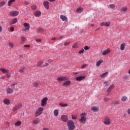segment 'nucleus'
I'll return each mask as SVG.
<instances>
[{
  "mask_svg": "<svg viewBox=\"0 0 130 130\" xmlns=\"http://www.w3.org/2000/svg\"><path fill=\"white\" fill-rule=\"evenodd\" d=\"M67 126L69 130H74L76 128L75 122L72 120H69L67 121Z\"/></svg>",
  "mask_w": 130,
  "mask_h": 130,
  "instance_id": "f03ea898",
  "label": "nucleus"
},
{
  "mask_svg": "<svg viewBox=\"0 0 130 130\" xmlns=\"http://www.w3.org/2000/svg\"><path fill=\"white\" fill-rule=\"evenodd\" d=\"M100 26H106V27H109V26H110V21L102 22Z\"/></svg>",
  "mask_w": 130,
  "mask_h": 130,
  "instance_id": "9b49d317",
  "label": "nucleus"
},
{
  "mask_svg": "<svg viewBox=\"0 0 130 130\" xmlns=\"http://www.w3.org/2000/svg\"><path fill=\"white\" fill-rule=\"evenodd\" d=\"M104 123L106 125H109L111 124V120H110V118L109 117H105L104 118Z\"/></svg>",
  "mask_w": 130,
  "mask_h": 130,
  "instance_id": "39448f33",
  "label": "nucleus"
},
{
  "mask_svg": "<svg viewBox=\"0 0 130 130\" xmlns=\"http://www.w3.org/2000/svg\"><path fill=\"white\" fill-rule=\"evenodd\" d=\"M14 2H15V0H10L8 2V6L10 7Z\"/></svg>",
  "mask_w": 130,
  "mask_h": 130,
  "instance_id": "2f4dec72",
  "label": "nucleus"
},
{
  "mask_svg": "<svg viewBox=\"0 0 130 130\" xmlns=\"http://www.w3.org/2000/svg\"><path fill=\"white\" fill-rule=\"evenodd\" d=\"M110 100V99H109V98H105L104 99V101H105V102H107V101H109Z\"/></svg>",
  "mask_w": 130,
  "mask_h": 130,
  "instance_id": "de8ad7c7",
  "label": "nucleus"
},
{
  "mask_svg": "<svg viewBox=\"0 0 130 130\" xmlns=\"http://www.w3.org/2000/svg\"><path fill=\"white\" fill-rule=\"evenodd\" d=\"M129 77V75H125L123 76V79H124V80H127V79H128V78Z\"/></svg>",
  "mask_w": 130,
  "mask_h": 130,
  "instance_id": "49530a36",
  "label": "nucleus"
},
{
  "mask_svg": "<svg viewBox=\"0 0 130 130\" xmlns=\"http://www.w3.org/2000/svg\"><path fill=\"white\" fill-rule=\"evenodd\" d=\"M59 105L61 107H67L68 106V104H63V103H60Z\"/></svg>",
  "mask_w": 130,
  "mask_h": 130,
  "instance_id": "bb28decb",
  "label": "nucleus"
},
{
  "mask_svg": "<svg viewBox=\"0 0 130 130\" xmlns=\"http://www.w3.org/2000/svg\"><path fill=\"white\" fill-rule=\"evenodd\" d=\"M109 6L111 9H114L115 8V5L114 4H110Z\"/></svg>",
  "mask_w": 130,
  "mask_h": 130,
  "instance_id": "a19ab883",
  "label": "nucleus"
},
{
  "mask_svg": "<svg viewBox=\"0 0 130 130\" xmlns=\"http://www.w3.org/2000/svg\"><path fill=\"white\" fill-rule=\"evenodd\" d=\"M48 100V98L47 97L44 98L41 103V105L42 106V107H45L46 106V105L47 104V101Z\"/></svg>",
  "mask_w": 130,
  "mask_h": 130,
  "instance_id": "423d86ee",
  "label": "nucleus"
},
{
  "mask_svg": "<svg viewBox=\"0 0 130 130\" xmlns=\"http://www.w3.org/2000/svg\"><path fill=\"white\" fill-rule=\"evenodd\" d=\"M103 85L104 87H107L108 86V81H105L103 83Z\"/></svg>",
  "mask_w": 130,
  "mask_h": 130,
  "instance_id": "ea45409f",
  "label": "nucleus"
},
{
  "mask_svg": "<svg viewBox=\"0 0 130 130\" xmlns=\"http://www.w3.org/2000/svg\"><path fill=\"white\" fill-rule=\"evenodd\" d=\"M38 33H41L42 34L43 32H44V29L43 28L40 27L38 29Z\"/></svg>",
  "mask_w": 130,
  "mask_h": 130,
  "instance_id": "7c9ffc66",
  "label": "nucleus"
},
{
  "mask_svg": "<svg viewBox=\"0 0 130 130\" xmlns=\"http://www.w3.org/2000/svg\"><path fill=\"white\" fill-rule=\"evenodd\" d=\"M125 49V43H122L120 45V50H124Z\"/></svg>",
  "mask_w": 130,
  "mask_h": 130,
  "instance_id": "393cba45",
  "label": "nucleus"
},
{
  "mask_svg": "<svg viewBox=\"0 0 130 130\" xmlns=\"http://www.w3.org/2000/svg\"><path fill=\"white\" fill-rule=\"evenodd\" d=\"M51 40H56V38H52Z\"/></svg>",
  "mask_w": 130,
  "mask_h": 130,
  "instance_id": "338daca9",
  "label": "nucleus"
},
{
  "mask_svg": "<svg viewBox=\"0 0 130 130\" xmlns=\"http://www.w3.org/2000/svg\"><path fill=\"white\" fill-rule=\"evenodd\" d=\"M110 49H107L105 50L103 53H102V55H106L107 54H108V53H110Z\"/></svg>",
  "mask_w": 130,
  "mask_h": 130,
  "instance_id": "aec40b11",
  "label": "nucleus"
},
{
  "mask_svg": "<svg viewBox=\"0 0 130 130\" xmlns=\"http://www.w3.org/2000/svg\"><path fill=\"white\" fill-rule=\"evenodd\" d=\"M103 62V60L100 59V60L98 61L96 63V67H100L101 63Z\"/></svg>",
  "mask_w": 130,
  "mask_h": 130,
  "instance_id": "4be33fe9",
  "label": "nucleus"
},
{
  "mask_svg": "<svg viewBox=\"0 0 130 130\" xmlns=\"http://www.w3.org/2000/svg\"><path fill=\"white\" fill-rule=\"evenodd\" d=\"M24 71H25V68H21L19 70V73H24Z\"/></svg>",
  "mask_w": 130,
  "mask_h": 130,
  "instance_id": "c03bdc74",
  "label": "nucleus"
},
{
  "mask_svg": "<svg viewBox=\"0 0 130 130\" xmlns=\"http://www.w3.org/2000/svg\"><path fill=\"white\" fill-rule=\"evenodd\" d=\"M8 45L9 47H11V48H14V47H15V45H14V43H13L12 42H9Z\"/></svg>",
  "mask_w": 130,
  "mask_h": 130,
  "instance_id": "f704fd0d",
  "label": "nucleus"
},
{
  "mask_svg": "<svg viewBox=\"0 0 130 130\" xmlns=\"http://www.w3.org/2000/svg\"><path fill=\"white\" fill-rule=\"evenodd\" d=\"M126 100H127V96L124 95L121 98V101L122 102H125V101H126Z\"/></svg>",
  "mask_w": 130,
  "mask_h": 130,
  "instance_id": "cd10ccee",
  "label": "nucleus"
},
{
  "mask_svg": "<svg viewBox=\"0 0 130 130\" xmlns=\"http://www.w3.org/2000/svg\"><path fill=\"white\" fill-rule=\"evenodd\" d=\"M32 122L34 123V124H38V123L40 122V120L39 118H37L33 120Z\"/></svg>",
  "mask_w": 130,
  "mask_h": 130,
  "instance_id": "6ab92c4d",
  "label": "nucleus"
},
{
  "mask_svg": "<svg viewBox=\"0 0 130 130\" xmlns=\"http://www.w3.org/2000/svg\"><path fill=\"white\" fill-rule=\"evenodd\" d=\"M21 106H22V104L19 103L18 104H17L16 106H15L14 108H13V111H16V110H18V109H19V108H20V107H21Z\"/></svg>",
  "mask_w": 130,
  "mask_h": 130,
  "instance_id": "ddd939ff",
  "label": "nucleus"
},
{
  "mask_svg": "<svg viewBox=\"0 0 130 130\" xmlns=\"http://www.w3.org/2000/svg\"><path fill=\"white\" fill-rule=\"evenodd\" d=\"M10 31L11 32H14L15 31V28H14V27H11L10 28Z\"/></svg>",
  "mask_w": 130,
  "mask_h": 130,
  "instance_id": "6e6d98bb",
  "label": "nucleus"
},
{
  "mask_svg": "<svg viewBox=\"0 0 130 130\" xmlns=\"http://www.w3.org/2000/svg\"><path fill=\"white\" fill-rule=\"evenodd\" d=\"M85 50H88V49H90V47L88 46H85L84 47Z\"/></svg>",
  "mask_w": 130,
  "mask_h": 130,
  "instance_id": "603ef678",
  "label": "nucleus"
},
{
  "mask_svg": "<svg viewBox=\"0 0 130 130\" xmlns=\"http://www.w3.org/2000/svg\"><path fill=\"white\" fill-rule=\"evenodd\" d=\"M6 91L7 94H13V92H14V90H13L12 88L9 87L6 88Z\"/></svg>",
  "mask_w": 130,
  "mask_h": 130,
  "instance_id": "f8f14e48",
  "label": "nucleus"
},
{
  "mask_svg": "<svg viewBox=\"0 0 130 130\" xmlns=\"http://www.w3.org/2000/svg\"><path fill=\"white\" fill-rule=\"evenodd\" d=\"M24 47H25V48H29V47H30V45H25L24 46Z\"/></svg>",
  "mask_w": 130,
  "mask_h": 130,
  "instance_id": "bf43d9fd",
  "label": "nucleus"
},
{
  "mask_svg": "<svg viewBox=\"0 0 130 130\" xmlns=\"http://www.w3.org/2000/svg\"><path fill=\"white\" fill-rule=\"evenodd\" d=\"M21 42H20V44H23L25 41H26V38L24 37H21Z\"/></svg>",
  "mask_w": 130,
  "mask_h": 130,
  "instance_id": "a878e982",
  "label": "nucleus"
},
{
  "mask_svg": "<svg viewBox=\"0 0 130 130\" xmlns=\"http://www.w3.org/2000/svg\"><path fill=\"white\" fill-rule=\"evenodd\" d=\"M113 104H114V105H117L119 104V102H118V101H115L113 102Z\"/></svg>",
  "mask_w": 130,
  "mask_h": 130,
  "instance_id": "a18cd8bd",
  "label": "nucleus"
},
{
  "mask_svg": "<svg viewBox=\"0 0 130 130\" xmlns=\"http://www.w3.org/2000/svg\"><path fill=\"white\" fill-rule=\"evenodd\" d=\"M127 112L128 114L130 115V108H129L127 110Z\"/></svg>",
  "mask_w": 130,
  "mask_h": 130,
  "instance_id": "e2e57ef3",
  "label": "nucleus"
},
{
  "mask_svg": "<svg viewBox=\"0 0 130 130\" xmlns=\"http://www.w3.org/2000/svg\"><path fill=\"white\" fill-rule=\"evenodd\" d=\"M71 42H65L64 43V46H68V45H69V44H70Z\"/></svg>",
  "mask_w": 130,
  "mask_h": 130,
  "instance_id": "3c124183",
  "label": "nucleus"
},
{
  "mask_svg": "<svg viewBox=\"0 0 130 130\" xmlns=\"http://www.w3.org/2000/svg\"><path fill=\"white\" fill-rule=\"evenodd\" d=\"M15 125H16V126H19L21 125V121H17L15 123Z\"/></svg>",
  "mask_w": 130,
  "mask_h": 130,
  "instance_id": "58836bf2",
  "label": "nucleus"
},
{
  "mask_svg": "<svg viewBox=\"0 0 130 130\" xmlns=\"http://www.w3.org/2000/svg\"><path fill=\"white\" fill-rule=\"evenodd\" d=\"M80 116L81 118L79 119V122L83 124L86 123L87 120V118L86 117L87 116V114L86 113H82Z\"/></svg>",
  "mask_w": 130,
  "mask_h": 130,
  "instance_id": "7ed1b4c3",
  "label": "nucleus"
},
{
  "mask_svg": "<svg viewBox=\"0 0 130 130\" xmlns=\"http://www.w3.org/2000/svg\"><path fill=\"white\" fill-rule=\"evenodd\" d=\"M43 6L45 9H46V10L49 9V2H48V1L44 2Z\"/></svg>",
  "mask_w": 130,
  "mask_h": 130,
  "instance_id": "9d476101",
  "label": "nucleus"
},
{
  "mask_svg": "<svg viewBox=\"0 0 130 130\" xmlns=\"http://www.w3.org/2000/svg\"><path fill=\"white\" fill-rule=\"evenodd\" d=\"M63 38V37L62 36H60V38L58 39V40H61Z\"/></svg>",
  "mask_w": 130,
  "mask_h": 130,
  "instance_id": "680f3d73",
  "label": "nucleus"
},
{
  "mask_svg": "<svg viewBox=\"0 0 130 130\" xmlns=\"http://www.w3.org/2000/svg\"><path fill=\"white\" fill-rule=\"evenodd\" d=\"M23 26L25 27L24 31H28V30L30 29V24L28 23H24L23 24Z\"/></svg>",
  "mask_w": 130,
  "mask_h": 130,
  "instance_id": "1a4fd4ad",
  "label": "nucleus"
},
{
  "mask_svg": "<svg viewBox=\"0 0 130 130\" xmlns=\"http://www.w3.org/2000/svg\"><path fill=\"white\" fill-rule=\"evenodd\" d=\"M57 80L58 82H64L62 84L64 87H69L71 86V81L69 80V77L63 76V77H59L57 78Z\"/></svg>",
  "mask_w": 130,
  "mask_h": 130,
  "instance_id": "f257e3e1",
  "label": "nucleus"
},
{
  "mask_svg": "<svg viewBox=\"0 0 130 130\" xmlns=\"http://www.w3.org/2000/svg\"><path fill=\"white\" fill-rule=\"evenodd\" d=\"M54 116H58V110H55L54 111Z\"/></svg>",
  "mask_w": 130,
  "mask_h": 130,
  "instance_id": "e433bc0d",
  "label": "nucleus"
},
{
  "mask_svg": "<svg viewBox=\"0 0 130 130\" xmlns=\"http://www.w3.org/2000/svg\"><path fill=\"white\" fill-rule=\"evenodd\" d=\"M3 103L5 104L6 105H9L10 103H11V101L9 99H5L3 100Z\"/></svg>",
  "mask_w": 130,
  "mask_h": 130,
  "instance_id": "4468645a",
  "label": "nucleus"
},
{
  "mask_svg": "<svg viewBox=\"0 0 130 130\" xmlns=\"http://www.w3.org/2000/svg\"><path fill=\"white\" fill-rule=\"evenodd\" d=\"M44 109H43V107H40L38 108L35 114V115L36 117H38V116H40L42 114V112H43V110Z\"/></svg>",
  "mask_w": 130,
  "mask_h": 130,
  "instance_id": "20e7f679",
  "label": "nucleus"
},
{
  "mask_svg": "<svg viewBox=\"0 0 130 130\" xmlns=\"http://www.w3.org/2000/svg\"><path fill=\"white\" fill-rule=\"evenodd\" d=\"M107 75H108V72H106V73L103 74L102 75H101L100 76V77L101 78H105V77L107 76Z\"/></svg>",
  "mask_w": 130,
  "mask_h": 130,
  "instance_id": "72a5a7b5",
  "label": "nucleus"
},
{
  "mask_svg": "<svg viewBox=\"0 0 130 130\" xmlns=\"http://www.w3.org/2000/svg\"><path fill=\"white\" fill-rule=\"evenodd\" d=\"M86 79V77L83 76H79L76 78V81H82L83 80H85Z\"/></svg>",
  "mask_w": 130,
  "mask_h": 130,
  "instance_id": "2eb2a0df",
  "label": "nucleus"
},
{
  "mask_svg": "<svg viewBox=\"0 0 130 130\" xmlns=\"http://www.w3.org/2000/svg\"><path fill=\"white\" fill-rule=\"evenodd\" d=\"M5 5H6V3H5V2L3 1V2H1L0 3V7H4V6H5Z\"/></svg>",
  "mask_w": 130,
  "mask_h": 130,
  "instance_id": "37998d69",
  "label": "nucleus"
},
{
  "mask_svg": "<svg viewBox=\"0 0 130 130\" xmlns=\"http://www.w3.org/2000/svg\"><path fill=\"white\" fill-rule=\"evenodd\" d=\"M113 89H114V85L112 84L107 89L108 93L111 92Z\"/></svg>",
  "mask_w": 130,
  "mask_h": 130,
  "instance_id": "dca6fc26",
  "label": "nucleus"
},
{
  "mask_svg": "<svg viewBox=\"0 0 130 130\" xmlns=\"http://www.w3.org/2000/svg\"><path fill=\"white\" fill-rule=\"evenodd\" d=\"M87 67H88V64H84L81 66V69H85V68H87Z\"/></svg>",
  "mask_w": 130,
  "mask_h": 130,
  "instance_id": "09e8293b",
  "label": "nucleus"
},
{
  "mask_svg": "<svg viewBox=\"0 0 130 130\" xmlns=\"http://www.w3.org/2000/svg\"><path fill=\"white\" fill-rule=\"evenodd\" d=\"M121 12H127V7H122L120 9Z\"/></svg>",
  "mask_w": 130,
  "mask_h": 130,
  "instance_id": "c85d7f7f",
  "label": "nucleus"
},
{
  "mask_svg": "<svg viewBox=\"0 0 130 130\" xmlns=\"http://www.w3.org/2000/svg\"><path fill=\"white\" fill-rule=\"evenodd\" d=\"M18 22V19L17 18H14L12 20V21H10L9 24L10 25H13L14 24H16Z\"/></svg>",
  "mask_w": 130,
  "mask_h": 130,
  "instance_id": "a211bd4d",
  "label": "nucleus"
},
{
  "mask_svg": "<svg viewBox=\"0 0 130 130\" xmlns=\"http://www.w3.org/2000/svg\"><path fill=\"white\" fill-rule=\"evenodd\" d=\"M48 62L49 63H52V62H53V60L51 59H50L48 60Z\"/></svg>",
  "mask_w": 130,
  "mask_h": 130,
  "instance_id": "4d7b16f0",
  "label": "nucleus"
},
{
  "mask_svg": "<svg viewBox=\"0 0 130 130\" xmlns=\"http://www.w3.org/2000/svg\"><path fill=\"white\" fill-rule=\"evenodd\" d=\"M35 17H40L41 16V12L39 11H37L34 13Z\"/></svg>",
  "mask_w": 130,
  "mask_h": 130,
  "instance_id": "f3484780",
  "label": "nucleus"
},
{
  "mask_svg": "<svg viewBox=\"0 0 130 130\" xmlns=\"http://www.w3.org/2000/svg\"><path fill=\"white\" fill-rule=\"evenodd\" d=\"M0 71L3 72L4 74H9V70H6L4 68H0Z\"/></svg>",
  "mask_w": 130,
  "mask_h": 130,
  "instance_id": "412c9836",
  "label": "nucleus"
},
{
  "mask_svg": "<svg viewBox=\"0 0 130 130\" xmlns=\"http://www.w3.org/2000/svg\"><path fill=\"white\" fill-rule=\"evenodd\" d=\"M48 66H49V64L48 63H45L43 67H48Z\"/></svg>",
  "mask_w": 130,
  "mask_h": 130,
  "instance_id": "052dcab7",
  "label": "nucleus"
},
{
  "mask_svg": "<svg viewBox=\"0 0 130 130\" xmlns=\"http://www.w3.org/2000/svg\"><path fill=\"white\" fill-rule=\"evenodd\" d=\"M25 5H26V6H28V5H29V2H25Z\"/></svg>",
  "mask_w": 130,
  "mask_h": 130,
  "instance_id": "69168bd1",
  "label": "nucleus"
},
{
  "mask_svg": "<svg viewBox=\"0 0 130 130\" xmlns=\"http://www.w3.org/2000/svg\"><path fill=\"white\" fill-rule=\"evenodd\" d=\"M49 129L47 128H44L43 129V130H49Z\"/></svg>",
  "mask_w": 130,
  "mask_h": 130,
  "instance_id": "774afa93",
  "label": "nucleus"
},
{
  "mask_svg": "<svg viewBox=\"0 0 130 130\" xmlns=\"http://www.w3.org/2000/svg\"><path fill=\"white\" fill-rule=\"evenodd\" d=\"M10 16L11 17H16L19 15V12L18 11H12L10 12L9 13Z\"/></svg>",
  "mask_w": 130,
  "mask_h": 130,
  "instance_id": "6e6552de",
  "label": "nucleus"
},
{
  "mask_svg": "<svg viewBox=\"0 0 130 130\" xmlns=\"http://www.w3.org/2000/svg\"><path fill=\"white\" fill-rule=\"evenodd\" d=\"M91 110H92V111H94V112H97V111H98V110H99V109L98 108H97L96 107L92 106L91 107Z\"/></svg>",
  "mask_w": 130,
  "mask_h": 130,
  "instance_id": "5701e85b",
  "label": "nucleus"
},
{
  "mask_svg": "<svg viewBox=\"0 0 130 130\" xmlns=\"http://www.w3.org/2000/svg\"><path fill=\"white\" fill-rule=\"evenodd\" d=\"M72 48H78V44L75 43V45L72 46Z\"/></svg>",
  "mask_w": 130,
  "mask_h": 130,
  "instance_id": "8fccbe9b",
  "label": "nucleus"
},
{
  "mask_svg": "<svg viewBox=\"0 0 130 130\" xmlns=\"http://www.w3.org/2000/svg\"><path fill=\"white\" fill-rule=\"evenodd\" d=\"M38 85H39V83L37 81L34 82L33 83L34 87H36V88L38 87Z\"/></svg>",
  "mask_w": 130,
  "mask_h": 130,
  "instance_id": "c9c22d12",
  "label": "nucleus"
},
{
  "mask_svg": "<svg viewBox=\"0 0 130 130\" xmlns=\"http://www.w3.org/2000/svg\"><path fill=\"white\" fill-rule=\"evenodd\" d=\"M3 31V27H2V26L0 25V33L1 32H2Z\"/></svg>",
  "mask_w": 130,
  "mask_h": 130,
  "instance_id": "0e129e2a",
  "label": "nucleus"
},
{
  "mask_svg": "<svg viewBox=\"0 0 130 130\" xmlns=\"http://www.w3.org/2000/svg\"><path fill=\"white\" fill-rule=\"evenodd\" d=\"M31 8L32 10H34V11H35V10H36V9H37V7L36 5L31 6Z\"/></svg>",
  "mask_w": 130,
  "mask_h": 130,
  "instance_id": "79ce46f5",
  "label": "nucleus"
},
{
  "mask_svg": "<svg viewBox=\"0 0 130 130\" xmlns=\"http://www.w3.org/2000/svg\"><path fill=\"white\" fill-rule=\"evenodd\" d=\"M42 41V40H41V39H36V41L38 43L41 42Z\"/></svg>",
  "mask_w": 130,
  "mask_h": 130,
  "instance_id": "864d4df0",
  "label": "nucleus"
},
{
  "mask_svg": "<svg viewBox=\"0 0 130 130\" xmlns=\"http://www.w3.org/2000/svg\"><path fill=\"white\" fill-rule=\"evenodd\" d=\"M61 119L64 122H68L69 121V117L67 115H62L61 116Z\"/></svg>",
  "mask_w": 130,
  "mask_h": 130,
  "instance_id": "0eeeda50",
  "label": "nucleus"
},
{
  "mask_svg": "<svg viewBox=\"0 0 130 130\" xmlns=\"http://www.w3.org/2000/svg\"><path fill=\"white\" fill-rule=\"evenodd\" d=\"M43 63V61L42 60H40L37 63V67H41V66H42Z\"/></svg>",
  "mask_w": 130,
  "mask_h": 130,
  "instance_id": "473e14b6",
  "label": "nucleus"
},
{
  "mask_svg": "<svg viewBox=\"0 0 130 130\" xmlns=\"http://www.w3.org/2000/svg\"><path fill=\"white\" fill-rule=\"evenodd\" d=\"M78 118V115H72V119H77Z\"/></svg>",
  "mask_w": 130,
  "mask_h": 130,
  "instance_id": "4c0bfd02",
  "label": "nucleus"
},
{
  "mask_svg": "<svg viewBox=\"0 0 130 130\" xmlns=\"http://www.w3.org/2000/svg\"><path fill=\"white\" fill-rule=\"evenodd\" d=\"M18 83L17 82H13L11 84V86H16V85H17Z\"/></svg>",
  "mask_w": 130,
  "mask_h": 130,
  "instance_id": "13d9d810",
  "label": "nucleus"
},
{
  "mask_svg": "<svg viewBox=\"0 0 130 130\" xmlns=\"http://www.w3.org/2000/svg\"><path fill=\"white\" fill-rule=\"evenodd\" d=\"M60 18L62 21H67L68 20V17L64 16V15H61Z\"/></svg>",
  "mask_w": 130,
  "mask_h": 130,
  "instance_id": "b1692460",
  "label": "nucleus"
},
{
  "mask_svg": "<svg viewBox=\"0 0 130 130\" xmlns=\"http://www.w3.org/2000/svg\"><path fill=\"white\" fill-rule=\"evenodd\" d=\"M84 10V8H79L76 10L77 13H82Z\"/></svg>",
  "mask_w": 130,
  "mask_h": 130,
  "instance_id": "c756f323",
  "label": "nucleus"
},
{
  "mask_svg": "<svg viewBox=\"0 0 130 130\" xmlns=\"http://www.w3.org/2000/svg\"><path fill=\"white\" fill-rule=\"evenodd\" d=\"M84 49H82L81 50L79 51V54H82V53H84Z\"/></svg>",
  "mask_w": 130,
  "mask_h": 130,
  "instance_id": "5fc2aeb1",
  "label": "nucleus"
}]
</instances>
